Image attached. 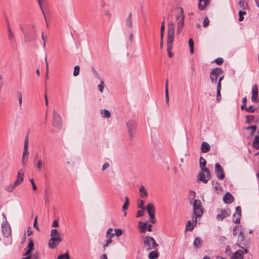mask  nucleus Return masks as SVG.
Listing matches in <instances>:
<instances>
[{"mask_svg": "<svg viewBox=\"0 0 259 259\" xmlns=\"http://www.w3.org/2000/svg\"><path fill=\"white\" fill-rule=\"evenodd\" d=\"M175 32V26L173 22H170L168 24V33L167 39V52L168 56L169 58L173 56V54L171 52L172 48V43L174 40Z\"/></svg>", "mask_w": 259, "mask_h": 259, "instance_id": "nucleus-1", "label": "nucleus"}, {"mask_svg": "<svg viewBox=\"0 0 259 259\" xmlns=\"http://www.w3.org/2000/svg\"><path fill=\"white\" fill-rule=\"evenodd\" d=\"M190 203L193 205V213L195 215L194 218H192L193 223L196 225L197 218L201 217L203 214V208L202 206V203L200 200L195 199L193 202H192V200H190Z\"/></svg>", "mask_w": 259, "mask_h": 259, "instance_id": "nucleus-2", "label": "nucleus"}, {"mask_svg": "<svg viewBox=\"0 0 259 259\" xmlns=\"http://www.w3.org/2000/svg\"><path fill=\"white\" fill-rule=\"evenodd\" d=\"M223 70L219 67H216L212 70L210 74L211 81H222L224 79Z\"/></svg>", "mask_w": 259, "mask_h": 259, "instance_id": "nucleus-3", "label": "nucleus"}, {"mask_svg": "<svg viewBox=\"0 0 259 259\" xmlns=\"http://www.w3.org/2000/svg\"><path fill=\"white\" fill-rule=\"evenodd\" d=\"M28 144V134H27L25 139L24 149L22 157V164L23 166H26L27 164L28 156L29 154Z\"/></svg>", "mask_w": 259, "mask_h": 259, "instance_id": "nucleus-4", "label": "nucleus"}, {"mask_svg": "<svg viewBox=\"0 0 259 259\" xmlns=\"http://www.w3.org/2000/svg\"><path fill=\"white\" fill-rule=\"evenodd\" d=\"M180 9V13L179 14H177L176 16V19L177 21H178L177 23V34H180L181 32L182 28L184 26V23L185 16L184 14V10L182 8H181Z\"/></svg>", "mask_w": 259, "mask_h": 259, "instance_id": "nucleus-5", "label": "nucleus"}, {"mask_svg": "<svg viewBox=\"0 0 259 259\" xmlns=\"http://www.w3.org/2000/svg\"><path fill=\"white\" fill-rule=\"evenodd\" d=\"M144 245L147 250H152L158 246L155 239L153 237L148 236L144 237Z\"/></svg>", "mask_w": 259, "mask_h": 259, "instance_id": "nucleus-6", "label": "nucleus"}, {"mask_svg": "<svg viewBox=\"0 0 259 259\" xmlns=\"http://www.w3.org/2000/svg\"><path fill=\"white\" fill-rule=\"evenodd\" d=\"M136 123L132 120H128L126 123L128 133L131 138H132L136 134Z\"/></svg>", "mask_w": 259, "mask_h": 259, "instance_id": "nucleus-7", "label": "nucleus"}, {"mask_svg": "<svg viewBox=\"0 0 259 259\" xmlns=\"http://www.w3.org/2000/svg\"><path fill=\"white\" fill-rule=\"evenodd\" d=\"M146 209L148 213V215H149L150 218V222L151 223H155V207L154 205L152 203H148L147 205Z\"/></svg>", "mask_w": 259, "mask_h": 259, "instance_id": "nucleus-8", "label": "nucleus"}, {"mask_svg": "<svg viewBox=\"0 0 259 259\" xmlns=\"http://www.w3.org/2000/svg\"><path fill=\"white\" fill-rule=\"evenodd\" d=\"M53 125L59 128H60L62 127L61 117L55 110L53 111Z\"/></svg>", "mask_w": 259, "mask_h": 259, "instance_id": "nucleus-9", "label": "nucleus"}, {"mask_svg": "<svg viewBox=\"0 0 259 259\" xmlns=\"http://www.w3.org/2000/svg\"><path fill=\"white\" fill-rule=\"evenodd\" d=\"M62 240L60 235L52 236L49 242V245L51 248H54Z\"/></svg>", "mask_w": 259, "mask_h": 259, "instance_id": "nucleus-10", "label": "nucleus"}, {"mask_svg": "<svg viewBox=\"0 0 259 259\" xmlns=\"http://www.w3.org/2000/svg\"><path fill=\"white\" fill-rule=\"evenodd\" d=\"M2 232L5 237H9L11 234V229L8 222H3L2 224Z\"/></svg>", "mask_w": 259, "mask_h": 259, "instance_id": "nucleus-11", "label": "nucleus"}, {"mask_svg": "<svg viewBox=\"0 0 259 259\" xmlns=\"http://www.w3.org/2000/svg\"><path fill=\"white\" fill-rule=\"evenodd\" d=\"M215 172L217 178L222 180L225 178V174L223 168L221 167L219 163H216L215 164Z\"/></svg>", "mask_w": 259, "mask_h": 259, "instance_id": "nucleus-12", "label": "nucleus"}, {"mask_svg": "<svg viewBox=\"0 0 259 259\" xmlns=\"http://www.w3.org/2000/svg\"><path fill=\"white\" fill-rule=\"evenodd\" d=\"M152 225L148 224L147 222L139 223V229L141 233H144L147 230L149 232L152 231Z\"/></svg>", "mask_w": 259, "mask_h": 259, "instance_id": "nucleus-13", "label": "nucleus"}, {"mask_svg": "<svg viewBox=\"0 0 259 259\" xmlns=\"http://www.w3.org/2000/svg\"><path fill=\"white\" fill-rule=\"evenodd\" d=\"M206 165V161L204 158L201 157L200 158V166L201 168V170L203 172H206L207 174L208 177H211V174L210 171L208 168L205 167V166Z\"/></svg>", "mask_w": 259, "mask_h": 259, "instance_id": "nucleus-14", "label": "nucleus"}, {"mask_svg": "<svg viewBox=\"0 0 259 259\" xmlns=\"http://www.w3.org/2000/svg\"><path fill=\"white\" fill-rule=\"evenodd\" d=\"M230 214V211L229 209H222L221 210L220 213L217 214V219L218 221H223L224 219L229 216Z\"/></svg>", "mask_w": 259, "mask_h": 259, "instance_id": "nucleus-15", "label": "nucleus"}, {"mask_svg": "<svg viewBox=\"0 0 259 259\" xmlns=\"http://www.w3.org/2000/svg\"><path fill=\"white\" fill-rule=\"evenodd\" d=\"M258 87L254 85L252 89L251 101L255 103L258 102Z\"/></svg>", "mask_w": 259, "mask_h": 259, "instance_id": "nucleus-16", "label": "nucleus"}, {"mask_svg": "<svg viewBox=\"0 0 259 259\" xmlns=\"http://www.w3.org/2000/svg\"><path fill=\"white\" fill-rule=\"evenodd\" d=\"M24 180V172L22 169H20L18 172L16 180L15 181L14 183L17 186L23 181Z\"/></svg>", "mask_w": 259, "mask_h": 259, "instance_id": "nucleus-17", "label": "nucleus"}, {"mask_svg": "<svg viewBox=\"0 0 259 259\" xmlns=\"http://www.w3.org/2000/svg\"><path fill=\"white\" fill-rule=\"evenodd\" d=\"M204 172H200L198 176V180L202 182L203 183H207L208 180L211 177H208L207 175L206 176L203 173Z\"/></svg>", "mask_w": 259, "mask_h": 259, "instance_id": "nucleus-18", "label": "nucleus"}, {"mask_svg": "<svg viewBox=\"0 0 259 259\" xmlns=\"http://www.w3.org/2000/svg\"><path fill=\"white\" fill-rule=\"evenodd\" d=\"M210 0H199L198 4V8L201 11L204 10L208 4L209 3Z\"/></svg>", "mask_w": 259, "mask_h": 259, "instance_id": "nucleus-19", "label": "nucleus"}, {"mask_svg": "<svg viewBox=\"0 0 259 259\" xmlns=\"http://www.w3.org/2000/svg\"><path fill=\"white\" fill-rule=\"evenodd\" d=\"M223 200L225 203L229 204L232 203L234 200V197L232 194L227 192L223 197Z\"/></svg>", "mask_w": 259, "mask_h": 259, "instance_id": "nucleus-20", "label": "nucleus"}, {"mask_svg": "<svg viewBox=\"0 0 259 259\" xmlns=\"http://www.w3.org/2000/svg\"><path fill=\"white\" fill-rule=\"evenodd\" d=\"M7 26L8 39L10 40H12L14 39V35L12 31V29H11V26H10L9 21H7Z\"/></svg>", "mask_w": 259, "mask_h": 259, "instance_id": "nucleus-21", "label": "nucleus"}, {"mask_svg": "<svg viewBox=\"0 0 259 259\" xmlns=\"http://www.w3.org/2000/svg\"><path fill=\"white\" fill-rule=\"evenodd\" d=\"M210 149V145L206 142H203L201 144V150L202 152L206 153Z\"/></svg>", "mask_w": 259, "mask_h": 259, "instance_id": "nucleus-22", "label": "nucleus"}, {"mask_svg": "<svg viewBox=\"0 0 259 259\" xmlns=\"http://www.w3.org/2000/svg\"><path fill=\"white\" fill-rule=\"evenodd\" d=\"M132 13H130L125 20L126 25L127 27H128L130 28H133V20H132Z\"/></svg>", "mask_w": 259, "mask_h": 259, "instance_id": "nucleus-23", "label": "nucleus"}, {"mask_svg": "<svg viewBox=\"0 0 259 259\" xmlns=\"http://www.w3.org/2000/svg\"><path fill=\"white\" fill-rule=\"evenodd\" d=\"M222 89L221 82H218L217 88V100L220 101L221 100V90Z\"/></svg>", "mask_w": 259, "mask_h": 259, "instance_id": "nucleus-24", "label": "nucleus"}, {"mask_svg": "<svg viewBox=\"0 0 259 259\" xmlns=\"http://www.w3.org/2000/svg\"><path fill=\"white\" fill-rule=\"evenodd\" d=\"M28 249L25 253V255H28L34 249V244L32 240H30L28 245Z\"/></svg>", "mask_w": 259, "mask_h": 259, "instance_id": "nucleus-25", "label": "nucleus"}, {"mask_svg": "<svg viewBox=\"0 0 259 259\" xmlns=\"http://www.w3.org/2000/svg\"><path fill=\"white\" fill-rule=\"evenodd\" d=\"M212 185L217 193H219L220 192L222 191V187L217 181H212Z\"/></svg>", "mask_w": 259, "mask_h": 259, "instance_id": "nucleus-26", "label": "nucleus"}, {"mask_svg": "<svg viewBox=\"0 0 259 259\" xmlns=\"http://www.w3.org/2000/svg\"><path fill=\"white\" fill-rule=\"evenodd\" d=\"M140 195L141 198H145L148 196V192L144 186H141L139 190Z\"/></svg>", "mask_w": 259, "mask_h": 259, "instance_id": "nucleus-27", "label": "nucleus"}, {"mask_svg": "<svg viewBox=\"0 0 259 259\" xmlns=\"http://www.w3.org/2000/svg\"><path fill=\"white\" fill-rule=\"evenodd\" d=\"M100 113L101 115V116L103 118H110L111 116V113L107 109H102L100 110Z\"/></svg>", "mask_w": 259, "mask_h": 259, "instance_id": "nucleus-28", "label": "nucleus"}, {"mask_svg": "<svg viewBox=\"0 0 259 259\" xmlns=\"http://www.w3.org/2000/svg\"><path fill=\"white\" fill-rule=\"evenodd\" d=\"M17 187L16 185L14 183L13 184H10L8 186H6L5 187V190L9 192H12L15 188Z\"/></svg>", "mask_w": 259, "mask_h": 259, "instance_id": "nucleus-29", "label": "nucleus"}, {"mask_svg": "<svg viewBox=\"0 0 259 259\" xmlns=\"http://www.w3.org/2000/svg\"><path fill=\"white\" fill-rule=\"evenodd\" d=\"M231 259H243V255L240 250H238L233 254Z\"/></svg>", "mask_w": 259, "mask_h": 259, "instance_id": "nucleus-30", "label": "nucleus"}, {"mask_svg": "<svg viewBox=\"0 0 259 259\" xmlns=\"http://www.w3.org/2000/svg\"><path fill=\"white\" fill-rule=\"evenodd\" d=\"M201 244L202 242L199 237H196L193 242V245L196 248H200Z\"/></svg>", "mask_w": 259, "mask_h": 259, "instance_id": "nucleus-31", "label": "nucleus"}, {"mask_svg": "<svg viewBox=\"0 0 259 259\" xmlns=\"http://www.w3.org/2000/svg\"><path fill=\"white\" fill-rule=\"evenodd\" d=\"M239 237H240V241L242 242V244L244 245V246H246L247 245H248V242H245V236L244 233L242 231H240L239 232Z\"/></svg>", "mask_w": 259, "mask_h": 259, "instance_id": "nucleus-32", "label": "nucleus"}, {"mask_svg": "<svg viewBox=\"0 0 259 259\" xmlns=\"http://www.w3.org/2000/svg\"><path fill=\"white\" fill-rule=\"evenodd\" d=\"M159 255L156 250L152 251L149 253L148 257L150 259H155Z\"/></svg>", "mask_w": 259, "mask_h": 259, "instance_id": "nucleus-33", "label": "nucleus"}, {"mask_svg": "<svg viewBox=\"0 0 259 259\" xmlns=\"http://www.w3.org/2000/svg\"><path fill=\"white\" fill-rule=\"evenodd\" d=\"M252 145L254 148L259 149V136H256L253 141Z\"/></svg>", "mask_w": 259, "mask_h": 259, "instance_id": "nucleus-34", "label": "nucleus"}, {"mask_svg": "<svg viewBox=\"0 0 259 259\" xmlns=\"http://www.w3.org/2000/svg\"><path fill=\"white\" fill-rule=\"evenodd\" d=\"M239 4L240 7L244 10L248 8V4L245 2V0H240Z\"/></svg>", "mask_w": 259, "mask_h": 259, "instance_id": "nucleus-35", "label": "nucleus"}, {"mask_svg": "<svg viewBox=\"0 0 259 259\" xmlns=\"http://www.w3.org/2000/svg\"><path fill=\"white\" fill-rule=\"evenodd\" d=\"M241 216V215H240V214H237L234 213L233 214V222L235 223L239 224L240 221Z\"/></svg>", "mask_w": 259, "mask_h": 259, "instance_id": "nucleus-36", "label": "nucleus"}, {"mask_svg": "<svg viewBox=\"0 0 259 259\" xmlns=\"http://www.w3.org/2000/svg\"><path fill=\"white\" fill-rule=\"evenodd\" d=\"M129 205V198L128 197L126 196L125 197V202L124 203V204L122 206V209L123 211H125L126 210L128 207Z\"/></svg>", "mask_w": 259, "mask_h": 259, "instance_id": "nucleus-37", "label": "nucleus"}, {"mask_svg": "<svg viewBox=\"0 0 259 259\" xmlns=\"http://www.w3.org/2000/svg\"><path fill=\"white\" fill-rule=\"evenodd\" d=\"M112 231H113V229L112 228H109L107 230V233H106V237L107 238L112 239L114 237V236L115 235H114V233H112Z\"/></svg>", "mask_w": 259, "mask_h": 259, "instance_id": "nucleus-38", "label": "nucleus"}, {"mask_svg": "<svg viewBox=\"0 0 259 259\" xmlns=\"http://www.w3.org/2000/svg\"><path fill=\"white\" fill-rule=\"evenodd\" d=\"M194 224L193 223V225L192 224L191 221H188L187 223L186 229L187 230L191 231L194 228V226H195Z\"/></svg>", "mask_w": 259, "mask_h": 259, "instance_id": "nucleus-39", "label": "nucleus"}, {"mask_svg": "<svg viewBox=\"0 0 259 259\" xmlns=\"http://www.w3.org/2000/svg\"><path fill=\"white\" fill-rule=\"evenodd\" d=\"M189 45L190 48V53L193 54L194 53V41L192 38H190L189 40Z\"/></svg>", "mask_w": 259, "mask_h": 259, "instance_id": "nucleus-40", "label": "nucleus"}, {"mask_svg": "<svg viewBox=\"0 0 259 259\" xmlns=\"http://www.w3.org/2000/svg\"><path fill=\"white\" fill-rule=\"evenodd\" d=\"M57 259H70L68 252L64 254H60Z\"/></svg>", "mask_w": 259, "mask_h": 259, "instance_id": "nucleus-41", "label": "nucleus"}, {"mask_svg": "<svg viewBox=\"0 0 259 259\" xmlns=\"http://www.w3.org/2000/svg\"><path fill=\"white\" fill-rule=\"evenodd\" d=\"M256 128H257V127L256 125H252L250 126H248L246 128V129L247 130H251L250 134L251 135H253L254 134L256 130Z\"/></svg>", "mask_w": 259, "mask_h": 259, "instance_id": "nucleus-42", "label": "nucleus"}, {"mask_svg": "<svg viewBox=\"0 0 259 259\" xmlns=\"http://www.w3.org/2000/svg\"><path fill=\"white\" fill-rule=\"evenodd\" d=\"M246 12L240 11L239 12V19H238L239 21L241 22V21H243L244 19V17L243 16L244 15H246Z\"/></svg>", "mask_w": 259, "mask_h": 259, "instance_id": "nucleus-43", "label": "nucleus"}, {"mask_svg": "<svg viewBox=\"0 0 259 259\" xmlns=\"http://www.w3.org/2000/svg\"><path fill=\"white\" fill-rule=\"evenodd\" d=\"M138 207L141 209H145L144 202L142 200H139L138 201Z\"/></svg>", "mask_w": 259, "mask_h": 259, "instance_id": "nucleus-44", "label": "nucleus"}, {"mask_svg": "<svg viewBox=\"0 0 259 259\" xmlns=\"http://www.w3.org/2000/svg\"><path fill=\"white\" fill-rule=\"evenodd\" d=\"M80 67L79 66L76 65L74 67L73 75L76 76H77L79 73Z\"/></svg>", "mask_w": 259, "mask_h": 259, "instance_id": "nucleus-45", "label": "nucleus"}, {"mask_svg": "<svg viewBox=\"0 0 259 259\" xmlns=\"http://www.w3.org/2000/svg\"><path fill=\"white\" fill-rule=\"evenodd\" d=\"M17 97H18V100L19 103V105H20V106H21L22 102V93L20 92H17Z\"/></svg>", "mask_w": 259, "mask_h": 259, "instance_id": "nucleus-46", "label": "nucleus"}, {"mask_svg": "<svg viewBox=\"0 0 259 259\" xmlns=\"http://www.w3.org/2000/svg\"><path fill=\"white\" fill-rule=\"evenodd\" d=\"M209 20L208 19V18L207 17H206L203 21V26L204 27H206L209 25Z\"/></svg>", "mask_w": 259, "mask_h": 259, "instance_id": "nucleus-47", "label": "nucleus"}, {"mask_svg": "<svg viewBox=\"0 0 259 259\" xmlns=\"http://www.w3.org/2000/svg\"><path fill=\"white\" fill-rule=\"evenodd\" d=\"M114 231V235H116L118 237L121 236L122 234V231L120 229H115Z\"/></svg>", "mask_w": 259, "mask_h": 259, "instance_id": "nucleus-48", "label": "nucleus"}, {"mask_svg": "<svg viewBox=\"0 0 259 259\" xmlns=\"http://www.w3.org/2000/svg\"><path fill=\"white\" fill-rule=\"evenodd\" d=\"M104 87V82H101V83L98 85V89L101 93L103 92Z\"/></svg>", "mask_w": 259, "mask_h": 259, "instance_id": "nucleus-49", "label": "nucleus"}, {"mask_svg": "<svg viewBox=\"0 0 259 259\" xmlns=\"http://www.w3.org/2000/svg\"><path fill=\"white\" fill-rule=\"evenodd\" d=\"M57 235H60L58 231L56 229H52L51 231L50 236H55Z\"/></svg>", "mask_w": 259, "mask_h": 259, "instance_id": "nucleus-50", "label": "nucleus"}, {"mask_svg": "<svg viewBox=\"0 0 259 259\" xmlns=\"http://www.w3.org/2000/svg\"><path fill=\"white\" fill-rule=\"evenodd\" d=\"M165 26L164 25H161L160 28V38H163Z\"/></svg>", "mask_w": 259, "mask_h": 259, "instance_id": "nucleus-51", "label": "nucleus"}, {"mask_svg": "<svg viewBox=\"0 0 259 259\" xmlns=\"http://www.w3.org/2000/svg\"><path fill=\"white\" fill-rule=\"evenodd\" d=\"M214 62L218 65H220L223 63L224 59L222 58H218L214 60Z\"/></svg>", "mask_w": 259, "mask_h": 259, "instance_id": "nucleus-52", "label": "nucleus"}, {"mask_svg": "<svg viewBox=\"0 0 259 259\" xmlns=\"http://www.w3.org/2000/svg\"><path fill=\"white\" fill-rule=\"evenodd\" d=\"M246 111L249 113H253L255 111V108L253 106H249L246 109Z\"/></svg>", "mask_w": 259, "mask_h": 259, "instance_id": "nucleus-53", "label": "nucleus"}, {"mask_svg": "<svg viewBox=\"0 0 259 259\" xmlns=\"http://www.w3.org/2000/svg\"><path fill=\"white\" fill-rule=\"evenodd\" d=\"M37 1H38V4H39V6L40 7V9H41V11H42V12L43 13L44 17H45V19L46 20V17L45 14V13H44V12L43 11L42 5H41L42 3L45 2V0H37Z\"/></svg>", "mask_w": 259, "mask_h": 259, "instance_id": "nucleus-54", "label": "nucleus"}, {"mask_svg": "<svg viewBox=\"0 0 259 259\" xmlns=\"http://www.w3.org/2000/svg\"><path fill=\"white\" fill-rule=\"evenodd\" d=\"M94 75L96 77L97 79L100 80L101 78L99 76L98 73L94 68H92Z\"/></svg>", "mask_w": 259, "mask_h": 259, "instance_id": "nucleus-55", "label": "nucleus"}, {"mask_svg": "<svg viewBox=\"0 0 259 259\" xmlns=\"http://www.w3.org/2000/svg\"><path fill=\"white\" fill-rule=\"evenodd\" d=\"M246 97H244L242 99V105H241V109L242 110H244L245 109V107H246Z\"/></svg>", "mask_w": 259, "mask_h": 259, "instance_id": "nucleus-56", "label": "nucleus"}, {"mask_svg": "<svg viewBox=\"0 0 259 259\" xmlns=\"http://www.w3.org/2000/svg\"><path fill=\"white\" fill-rule=\"evenodd\" d=\"M37 217L36 216L35 219H34V223H33V227L36 229H37V230H39V229L38 227V226L37 225Z\"/></svg>", "mask_w": 259, "mask_h": 259, "instance_id": "nucleus-57", "label": "nucleus"}, {"mask_svg": "<svg viewBox=\"0 0 259 259\" xmlns=\"http://www.w3.org/2000/svg\"><path fill=\"white\" fill-rule=\"evenodd\" d=\"M30 182L32 185V188H33V190H34V191L36 190L37 189V187L35 184L33 179H30Z\"/></svg>", "mask_w": 259, "mask_h": 259, "instance_id": "nucleus-58", "label": "nucleus"}, {"mask_svg": "<svg viewBox=\"0 0 259 259\" xmlns=\"http://www.w3.org/2000/svg\"><path fill=\"white\" fill-rule=\"evenodd\" d=\"M112 242V239L108 238V239L106 240V243L105 245H104L103 247L104 248H105V247H107L109 244H110Z\"/></svg>", "mask_w": 259, "mask_h": 259, "instance_id": "nucleus-59", "label": "nucleus"}, {"mask_svg": "<svg viewBox=\"0 0 259 259\" xmlns=\"http://www.w3.org/2000/svg\"><path fill=\"white\" fill-rule=\"evenodd\" d=\"M42 166V162L41 160H38L37 163V168L38 170H40Z\"/></svg>", "mask_w": 259, "mask_h": 259, "instance_id": "nucleus-60", "label": "nucleus"}, {"mask_svg": "<svg viewBox=\"0 0 259 259\" xmlns=\"http://www.w3.org/2000/svg\"><path fill=\"white\" fill-rule=\"evenodd\" d=\"M144 209L139 210L137 212V217H141L144 215Z\"/></svg>", "mask_w": 259, "mask_h": 259, "instance_id": "nucleus-61", "label": "nucleus"}, {"mask_svg": "<svg viewBox=\"0 0 259 259\" xmlns=\"http://www.w3.org/2000/svg\"><path fill=\"white\" fill-rule=\"evenodd\" d=\"M236 212L235 213L236 214H240V215H241V207L240 206H237L236 207Z\"/></svg>", "mask_w": 259, "mask_h": 259, "instance_id": "nucleus-62", "label": "nucleus"}, {"mask_svg": "<svg viewBox=\"0 0 259 259\" xmlns=\"http://www.w3.org/2000/svg\"><path fill=\"white\" fill-rule=\"evenodd\" d=\"M109 166V163L107 162V163H105L103 166H102V170L103 171L105 170V169H106L107 168H108Z\"/></svg>", "mask_w": 259, "mask_h": 259, "instance_id": "nucleus-63", "label": "nucleus"}, {"mask_svg": "<svg viewBox=\"0 0 259 259\" xmlns=\"http://www.w3.org/2000/svg\"><path fill=\"white\" fill-rule=\"evenodd\" d=\"M238 229H239V227L237 226H236L235 227H234L233 230V235H237Z\"/></svg>", "mask_w": 259, "mask_h": 259, "instance_id": "nucleus-64", "label": "nucleus"}]
</instances>
